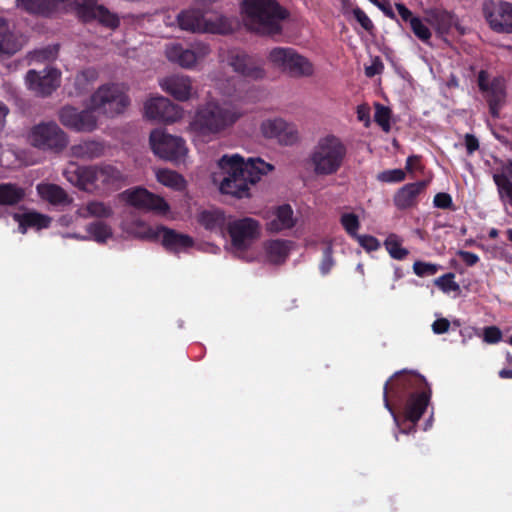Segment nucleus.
Wrapping results in <instances>:
<instances>
[{"instance_id": "10", "label": "nucleus", "mask_w": 512, "mask_h": 512, "mask_svg": "<svg viewBox=\"0 0 512 512\" xmlns=\"http://www.w3.org/2000/svg\"><path fill=\"white\" fill-rule=\"evenodd\" d=\"M268 60L292 77H308L314 73V66L309 59L290 47L273 48L269 52Z\"/></svg>"}, {"instance_id": "62", "label": "nucleus", "mask_w": 512, "mask_h": 512, "mask_svg": "<svg viewBox=\"0 0 512 512\" xmlns=\"http://www.w3.org/2000/svg\"><path fill=\"white\" fill-rule=\"evenodd\" d=\"M489 237L491 239H494L496 237H498V230L495 229V228H492L490 231H489Z\"/></svg>"}, {"instance_id": "45", "label": "nucleus", "mask_w": 512, "mask_h": 512, "mask_svg": "<svg viewBox=\"0 0 512 512\" xmlns=\"http://www.w3.org/2000/svg\"><path fill=\"white\" fill-rule=\"evenodd\" d=\"M440 266L437 264L427 263L423 261H416L413 264V271L419 277L435 275Z\"/></svg>"}, {"instance_id": "60", "label": "nucleus", "mask_w": 512, "mask_h": 512, "mask_svg": "<svg viewBox=\"0 0 512 512\" xmlns=\"http://www.w3.org/2000/svg\"><path fill=\"white\" fill-rule=\"evenodd\" d=\"M495 175H506L512 182V161H509L504 167L502 173H496Z\"/></svg>"}, {"instance_id": "16", "label": "nucleus", "mask_w": 512, "mask_h": 512, "mask_svg": "<svg viewBox=\"0 0 512 512\" xmlns=\"http://www.w3.org/2000/svg\"><path fill=\"white\" fill-rule=\"evenodd\" d=\"M162 236L163 247L171 253H179L186 251L194 245V240L191 236L176 232L175 230L163 225L155 228L149 227L146 231V237L152 240L158 239Z\"/></svg>"}, {"instance_id": "5", "label": "nucleus", "mask_w": 512, "mask_h": 512, "mask_svg": "<svg viewBox=\"0 0 512 512\" xmlns=\"http://www.w3.org/2000/svg\"><path fill=\"white\" fill-rule=\"evenodd\" d=\"M347 154L344 143L335 135H326L318 140L310 154V163L318 176L336 174Z\"/></svg>"}, {"instance_id": "39", "label": "nucleus", "mask_w": 512, "mask_h": 512, "mask_svg": "<svg viewBox=\"0 0 512 512\" xmlns=\"http://www.w3.org/2000/svg\"><path fill=\"white\" fill-rule=\"evenodd\" d=\"M493 180L497 186L499 197L502 201H508L512 206V182L506 175H493Z\"/></svg>"}, {"instance_id": "9", "label": "nucleus", "mask_w": 512, "mask_h": 512, "mask_svg": "<svg viewBox=\"0 0 512 512\" xmlns=\"http://www.w3.org/2000/svg\"><path fill=\"white\" fill-rule=\"evenodd\" d=\"M31 145L44 152L61 153L68 145V135L54 121L34 125L29 133Z\"/></svg>"}, {"instance_id": "52", "label": "nucleus", "mask_w": 512, "mask_h": 512, "mask_svg": "<svg viewBox=\"0 0 512 512\" xmlns=\"http://www.w3.org/2000/svg\"><path fill=\"white\" fill-rule=\"evenodd\" d=\"M405 170L409 173H413L416 170H422L421 156L411 155L406 159Z\"/></svg>"}, {"instance_id": "7", "label": "nucleus", "mask_w": 512, "mask_h": 512, "mask_svg": "<svg viewBox=\"0 0 512 512\" xmlns=\"http://www.w3.org/2000/svg\"><path fill=\"white\" fill-rule=\"evenodd\" d=\"M69 181L85 191L118 190L123 184L124 176L120 170L109 164L83 166L75 170Z\"/></svg>"}, {"instance_id": "64", "label": "nucleus", "mask_w": 512, "mask_h": 512, "mask_svg": "<svg viewBox=\"0 0 512 512\" xmlns=\"http://www.w3.org/2000/svg\"><path fill=\"white\" fill-rule=\"evenodd\" d=\"M506 234H507V238L510 242H512V228L508 229L506 231Z\"/></svg>"}, {"instance_id": "18", "label": "nucleus", "mask_w": 512, "mask_h": 512, "mask_svg": "<svg viewBox=\"0 0 512 512\" xmlns=\"http://www.w3.org/2000/svg\"><path fill=\"white\" fill-rule=\"evenodd\" d=\"M59 120L65 127L77 132H92L97 127V118L91 110L64 106L59 111Z\"/></svg>"}, {"instance_id": "22", "label": "nucleus", "mask_w": 512, "mask_h": 512, "mask_svg": "<svg viewBox=\"0 0 512 512\" xmlns=\"http://www.w3.org/2000/svg\"><path fill=\"white\" fill-rule=\"evenodd\" d=\"M428 181L420 180L402 186L393 196V203L398 210H407L418 205V197L424 193Z\"/></svg>"}, {"instance_id": "27", "label": "nucleus", "mask_w": 512, "mask_h": 512, "mask_svg": "<svg viewBox=\"0 0 512 512\" xmlns=\"http://www.w3.org/2000/svg\"><path fill=\"white\" fill-rule=\"evenodd\" d=\"M425 21L441 36L448 34L454 26L458 29L456 16L440 8L426 11Z\"/></svg>"}, {"instance_id": "30", "label": "nucleus", "mask_w": 512, "mask_h": 512, "mask_svg": "<svg viewBox=\"0 0 512 512\" xmlns=\"http://www.w3.org/2000/svg\"><path fill=\"white\" fill-rule=\"evenodd\" d=\"M292 245V241L285 239H274L267 241L264 245V249L268 261L272 264L284 263L289 256Z\"/></svg>"}, {"instance_id": "24", "label": "nucleus", "mask_w": 512, "mask_h": 512, "mask_svg": "<svg viewBox=\"0 0 512 512\" xmlns=\"http://www.w3.org/2000/svg\"><path fill=\"white\" fill-rule=\"evenodd\" d=\"M24 39L10 30L8 22L0 17V61L9 59L24 46Z\"/></svg>"}, {"instance_id": "47", "label": "nucleus", "mask_w": 512, "mask_h": 512, "mask_svg": "<svg viewBox=\"0 0 512 512\" xmlns=\"http://www.w3.org/2000/svg\"><path fill=\"white\" fill-rule=\"evenodd\" d=\"M333 248L331 245H327L323 250L322 260L320 263V271L323 275H327L334 265L333 260Z\"/></svg>"}, {"instance_id": "43", "label": "nucleus", "mask_w": 512, "mask_h": 512, "mask_svg": "<svg viewBox=\"0 0 512 512\" xmlns=\"http://www.w3.org/2000/svg\"><path fill=\"white\" fill-rule=\"evenodd\" d=\"M454 279L455 274L449 272L435 279L434 284L445 293L457 292L460 290V286Z\"/></svg>"}, {"instance_id": "20", "label": "nucleus", "mask_w": 512, "mask_h": 512, "mask_svg": "<svg viewBox=\"0 0 512 512\" xmlns=\"http://www.w3.org/2000/svg\"><path fill=\"white\" fill-rule=\"evenodd\" d=\"M210 52L206 44L199 45L196 50L183 47L179 43H173L166 47V57L169 61L183 68H192L196 62L204 58Z\"/></svg>"}, {"instance_id": "61", "label": "nucleus", "mask_w": 512, "mask_h": 512, "mask_svg": "<svg viewBox=\"0 0 512 512\" xmlns=\"http://www.w3.org/2000/svg\"><path fill=\"white\" fill-rule=\"evenodd\" d=\"M499 377L502 379H512V370L511 369H502L499 371Z\"/></svg>"}, {"instance_id": "33", "label": "nucleus", "mask_w": 512, "mask_h": 512, "mask_svg": "<svg viewBox=\"0 0 512 512\" xmlns=\"http://www.w3.org/2000/svg\"><path fill=\"white\" fill-rule=\"evenodd\" d=\"M24 198V188L11 182L0 183V206H15Z\"/></svg>"}, {"instance_id": "2", "label": "nucleus", "mask_w": 512, "mask_h": 512, "mask_svg": "<svg viewBox=\"0 0 512 512\" xmlns=\"http://www.w3.org/2000/svg\"><path fill=\"white\" fill-rule=\"evenodd\" d=\"M222 178L215 174L213 181L219 182V190L236 198L250 195V185L257 183L260 176L273 170V166L260 158H249L246 162L238 154L224 155L218 161Z\"/></svg>"}, {"instance_id": "13", "label": "nucleus", "mask_w": 512, "mask_h": 512, "mask_svg": "<svg viewBox=\"0 0 512 512\" xmlns=\"http://www.w3.org/2000/svg\"><path fill=\"white\" fill-rule=\"evenodd\" d=\"M226 229L237 250L247 249L260 236V223L251 217L229 221Z\"/></svg>"}, {"instance_id": "31", "label": "nucleus", "mask_w": 512, "mask_h": 512, "mask_svg": "<svg viewBox=\"0 0 512 512\" xmlns=\"http://www.w3.org/2000/svg\"><path fill=\"white\" fill-rule=\"evenodd\" d=\"M14 220L19 224V230L21 233H26L28 228H34L41 230L48 228L51 223V218L47 215L31 211L23 214L15 213L13 216Z\"/></svg>"}, {"instance_id": "56", "label": "nucleus", "mask_w": 512, "mask_h": 512, "mask_svg": "<svg viewBox=\"0 0 512 512\" xmlns=\"http://www.w3.org/2000/svg\"><path fill=\"white\" fill-rule=\"evenodd\" d=\"M383 69V64L380 61L373 62L372 65L367 66L365 68V74L367 77H373L379 73H381Z\"/></svg>"}, {"instance_id": "4", "label": "nucleus", "mask_w": 512, "mask_h": 512, "mask_svg": "<svg viewBox=\"0 0 512 512\" xmlns=\"http://www.w3.org/2000/svg\"><path fill=\"white\" fill-rule=\"evenodd\" d=\"M240 117L235 107L211 100L196 109L190 129L198 136H212L233 126Z\"/></svg>"}, {"instance_id": "49", "label": "nucleus", "mask_w": 512, "mask_h": 512, "mask_svg": "<svg viewBox=\"0 0 512 512\" xmlns=\"http://www.w3.org/2000/svg\"><path fill=\"white\" fill-rule=\"evenodd\" d=\"M353 15L363 29H365L368 32L374 29L373 22L361 8L355 7L353 9Z\"/></svg>"}, {"instance_id": "12", "label": "nucleus", "mask_w": 512, "mask_h": 512, "mask_svg": "<svg viewBox=\"0 0 512 512\" xmlns=\"http://www.w3.org/2000/svg\"><path fill=\"white\" fill-rule=\"evenodd\" d=\"M120 197L130 206L160 216H165L170 211V206L163 197L143 187L127 189L120 194Z\"/></svg>"}, {"instance_id": "34", "label": "nucleus", "mask_w": 512, "mask_h": 512, "mask_svg": "<svg viewBox=\"0 0 512 512\" xmlns=\"http://www.w3.org/2000/svg\"><path fill=\"white\" fill-rule=\"evenodd\" d=\"M198 221L206 230L222 233L226 218L221 210H205L200 213Z\"/></svg>"}, {"instance_id": "50", "label": "nucleus", "mask_w": 512, "mask_h": 512, "mask_svg": "<svg viewBox=\"0 0 512 512\" xmlns=\"http://www.w3.org/2000/svg\"><path fill=\"white\" fill-rule=\"evenodd\" d=\"M502 338L501 330L496 326H489L484 328L483 339L489 344L498 343Z\"/></svg>"}, {"instance_id": "17", "label": "nucleus", "mask_w": 512, "mask_h": 512, "mask_svg": "<svg viewBox=\"0 0 512 512\" xmlns=\"http://www.w3.org/2000/svg\"><path fill=\"white\" fill-rule=\"evenodd\" d=\"M144 112L148 119L163 123H174L182 117L183 110L168 98L157 96L146 101Z\"/></svg>"}, {"instance_id": "51", "label": "nucleus", "mask_w": 512, "mask_h": 512, "mask_svg": "<svg viewBox=\"0 0 512 512\" xmlns=\"http://www.w3.org/2000/svg\"><path fill=\"white\" fill-rule=\"evenodd\" d=\"M457 255L468 267H472L479 262V256L470 251L459 250Z\"/></svg>"}, {"instance_id": "25", "label": "nucleus", "mask_w": 512, "mask_h": 512, "mask_svg": "<svg viewBox=\"0 0 512 512\" xmlns=\"http://www.w3.org/2000/svg\"><path fill=\"white\" fill-rule=\"evenodd\" d=\"M395 8L400 20L409 26L415 37L423 43L428 44L432 33L424 21L420 17L415 16L403 3H396Z\"/></svg>"}, {"instance_id": "36", "label": "nucleus", "mask_w": 512, "mask_h": 512, "mask_svg": "<svg viewBox=\"0 0 512 512\" xmlns=\"http://www.w3.org/2000/svg\"><path fill=\"white\" fill-rule=\"evenodd\" d=\"M157 180L166 187L176 191H182L186 188L184 177L172 170L162 169L157 172Z\"/></svg>"}, {"instance_id": "40", "label": "nucleus", "mask_w": 512, "mask_h": 512, "mask_svg": "<svg viewBox=\"0 0 512 512\" xmlns=\"http://www.w3.org/2000/svg\"><path fill=\"white\" fill-rule=\"evenodd\" d=\"M375 109L374 121L382 128L383 131L389 132L391 129V110L379 103L376 104Z\"/></svg>"}, {"instance_id": "1", "label": "nucleus", "mask_w": 512, "mask_h": 512, "mask_svg": "<svg viewBox=\"0 0 512 512\" xmlns=\"http://www.w3.org/2000/svg\"><path fill=\"white\" fill-rule=\"evenodd\" d=\"M431 388L425 377L414 370L395 372L384 384L383 402L400 431L410 434L426 411Z\"/></svg>"}, {"instance_id": "23", "label": "nucleus", "mask_w": 512, "mask_h": 512, "mask_svg": "<svg viewBox=\"0 0 512 512\" xmlns=\"http://www.w3.org/2000/svg\"><path fill=\"white\" fill-rule=\"evenodd\" d=\"M163 91L174 99L184 102L191 98L193 92L192 80L186 75H171L160 81Z\"/></svg>"}, {"instance_id": "21", "label": "nucleus", "mask_w": 512, "mask_h": 512, "mask_svg": "<svg viewBox=\"0 0 512 512\" xmlns=\"http://www.w3.org/2000/svg\"><path fill=\"white\" fill-rule=\"evenodd\" d=\"M228 63L236 73L246 78L258 80L265 76V70L262 65L244 51L231 52Z\"/></svg>"}, {"instance_id": "54", "label": "nucleus", "mask_w": 512, "mask_h": 512, "mask_svg": "<svg viewBox=\"0 0 512 512\" xmlns=\"http://www.w3.org/2000/svg\"><path fill=\"white\" fill-rule=\"evenodd\" d=\"M450 328V322L446 318H439L432 324V330L435 334H444Z\"/></svg>"}, {"instance_id": "29", "label": "nucleus", "mask_w": 512, "mask_h": 512, "mask_svg": "<svg viewBox=\"0 0 512 512\" xmlns=\"http://www.w3.org/2000/svg\"><path fill=\"white\" fill-rule=\"evenodd\" d=\"M37 192L41 199L49 202L52 205L66 206L71 204L72 198L66 191L57 184L41 183L37 185Z\"/></svg>"}, {"instance_id": "35", "label": "nucleus", "mask_w": 512, "mask_h": 512, "mask_svg": "<svg viewBox=\"0 0 512 512\" xmlns=\"http://www.w3.org/2000/svg\"><path fill=\"white\" fill-rule=\"evenodd\" d=\"M98 76L99 74L97 69L93 67H88L79 71L74 78L76 93L81 95L89 92L97 81Z\"/></svg>"}, {"instance_id": "48", "label": "nucleus", "mask_w": 512, "mask_h": 512, "mask_svg": "<svg viewBox=\"0 0 512 512\" xmlns=\"http://www.w3.org/2000/svg\"><path fill=\"white\" fill-rule=\"evenodd\" d=\"M433 204L435 207L440 209L455 210L451 195L445 192L437 193L434 196Z\"/></svg>"}, {"instance_id": "11", "label": "nucleus", "mask_w": 512, "mask_h": 512, "mask_svg": "<svg viewBox=\"0 0 512 512\" xmlns=\"http://www.w3.org/2000/svg\"><path fill=\"white\" fill-rule=\"evenodd\" d=\"M149 143L155 155L173 163L183 161L188 152L183 138L167 134L160 129L150 133Z\"/></svg>"}, {"instance_id": "28", "label": "nucleus", "mask_w": 512, "mask_h": 512, "mask_svg": "<svg viewBox=\"0 0 512 512\" xmlns=\"http://www.w3.org/2000/svg\"><path fill=\"white\" fill-rule=\"evenodd\" d=\"M483 92L487 93V102L489 105V112L492 117H499V111L502 107L506 93H505V81L502 77H495L489 84L488 89Z\"/></svg>"}, {"instance_id": "6", "label": "nucleus", "mask_w": 512, "mask_h": 512, "mask_svg": "<svg viewBox=\"0 0 512 512\" xmlns=\"http://www.w3.org/2000/svg\"><path fill=\"white\" fill-rule=\"evenodd\" d=\"M177 26L191 33H212L226 35L234 30L233 21L224 15L215 16V18H206L204 11L198 8H189L180 11L173 22H167V25Z\"/></svg>"}, {"instance_id": "53", "label": "nucleus", "mask_w": 512, "mask_h": 512, "mask_svg": "<svg viewBox=\"0 0 512 512\" xmlns=\"http://www.w3.org/2000/svg\"><path fill=\"white\" fill-rule=\"evenodd\" d=\"M464 142L468 155H472L475 151L479 149V141L473 134L467 133L464 136Z\"/></svg>"}, {"instance_id": "14", "label": "nucleus", "mask_w": 512, "mask_h": 512, "mask_svg": "<svg viewBox=\"0 0 512 512\" xmlns=\"http://www.w3.org/2000/svg\"><path fill=\"white\" fill-rule=\"evenodd\" d=\"M483 16L489 27L498 33H512V3L486 0L482 5Z\"/></svg>"}, {"instance_id": "44", "label": "nucleus", "mask_w": 512, "mask_h": 512, "mask_svg": "<svg viewBox=\"0 0 512 512\" xmlns=\"http://www.w3.org/2000/svg\"><path fill=\"white\" fill-rule=\"evenodd\" d=\"M406 173L402 169L385 170L378 174L377 179L386 183H398L404 181Z\"/></svg>"}, {"instance_id": "37", "label": "nucleus", "mask_w": 512, "mask_h": 512, "mask_svg": "<svg viewBox=\"0 0 512 512\" xmlns=\"http://www.w3.org/2000/svg\"><path fill=\"white\" fill-rule=\"evenodd\" d=\"M384 246L390 257L395 260H404L409 255V251L402 247L401 240L396 234L388 235L384 241Z\"/></svg>"}, {"instance_id": "38", "label": "nucleus", "mask_w": 512, "mask_h": 512, "mask_svg": "<svg viewBox=\"0 0 512 512\" xmlns=\"http://www.w3.org/2000/svg\"><path fill=\"white\" fill-rule=\"evenodd\" d=\"M87 231L98 243H105L113 235L111 227L101 221H96L89 224Z\"/></svg>"}, {"instance_id": "19", "label": "nucleus", "mask_w": 512, "mask_h": 512, "mask_svg": "<svg viewBox=\"0 0 512 512\" xmlns=\"http://www.w3.org/2000/svg\"><path fill=\"white\" fill-rule=\"evenodd\" d=\"M261 132L265 138L277 139L283 145H292L298 141V131L295 126L282 118L263 121Z\"/></svg>"}, {"instance_id": "26", "label": "nucleus", "mask_w": 512, "mask_h": 512, "mask_svg": "<svg viewBox=\"0 0 512 512\" xmlns=\"http://www.w3.org/2000/svg\"><path fill=\"white\" fill-rule=\"evenodd\" d=\"M297 223L294 212L289 204H282L272 210V219L266 224V229L271 233H279L292 229Z\"/></svg>"}, {"instance_id": "15", "label": "nucleus", "mask_w": 512, "mask_h": 512, "mask_svg": "<svg viewBox=\"0 0 512 512\" xmlns=\"http://www.w3.org/2000/svg\"><path fill=\"white\" fill-rule=\"evenodd\" d=\"M61 73L55 68L29 70L25 76L27 88L35 95L48 97L60 86Z\"/></svg>"}, {"instance_id": "3", "label": "nucleus", "mask_w": 512, "mask_h": 512, "mask_svg": "<svg viewBox=\"0 0 512 512\" xmlns=\"http://www.w3.org/2000/svg\"><path fill=\"white\" fill-rule=\"evenodd\" d=\"M241 8L247 29L261 36L280 34L282 22L289 17L277 0H244Z\"/></svg>"}, {"instance_id": "32", "label": "nucleus", "mask_w": 512, "mask_h": 512, "mask_svg": "<svg viewBox=\"0 0 512 512\" xmlns=\"http://www.w3.org/2000/svg\"><path fill=\"white\" fill-rule=\"evenodd\" d=\"M105 146L102 142L88 140L83 141L72 147V153L75 157L93 160L104 155Z\"/></svg>"}, {"instance_id": "41", "label": "nucleus", "mask_w": 512, "mask_h": 512, "mask_svg": "<svg viewBox=\"0 0 512 512\" xmlns=\"http://www.w3.org/2000/svg\"><path fill=\"white\" fill-rule=\"evenodd\" d=\"M340 223L343 226L346 233L354 238L357 236V231L360 227V221L356 214L354 213H344L340 218Z\"/></svg>"}, {"instance_id": "63", "label": "nucleus", "mask_w": 512, "mask_h": 512, "mask_svg": "<svg viewBox=\"0 0 512 512\" xmlns=\"http://www.w3.org/2000/svg\"><path fill=\"white\" fill-rule=\"evenodd\" d=\"M217 0H197L199 5H208L216 2Z\"/></svg>"}, {"instance_id": "59", "label": "nucleus", "mask_w": 512, "mask_h": 512, "mask_svg": "<svg viewBox=\"0 0 512 512\" xmlns=\"http://www.w3.org/2000/svg\"><path fill=\"white\" fill-rule=\"evenodd\" d=\"M9 113V108L0 101V132L3 131L6 124V117Z\"/></svg>"}, {"instance_id": "55", "label": "nucleus", "mask_w": 512, "mask_h": 512, "mask_svg": "<svg viewBox=\"0 0 512 512\" xmlns=\"http://www.w3.org/2000/svg\"><path fill=\"white\" fill-rule=\"evenodd\" d=\"M357 118L364 122L365 126H368L370 124V108L365 104L359 105L357 107Z\"/></svg>"}, {"instance_id": "58", "label": "nucleus", "mask_w": 512, "mask_h": 512, "mask_svg": "<svg viewBox=\"0 0 512 512\" xmlns=\"http://www.w3.org/2000/svg\"><path fill=\"white\" fill-rule=\"evenodd\" d=\"M490 82H488V74L486 71L481 70L478 74V86L481 91L488 89Z\"/></svg>"}, {"instance_id": "42", "label": "nucleus", "mask_w": 512, "mask_h": 512, "mask_svg": "<svg viewBox=\"0 0 512 512\" xmlns=\"http://www.w3.org/2000/svg\"><path fill=\"white\" fill-rule=\"evenodd\" d=\"M86 210L89 215L98 217V218H108L112 216L113 210L112 208L100 201H90L86 206Z\"/></svg>"}, {"instance_id": "46", "label": "nucleus", "mask_w": 512, "mask_h": 512, "mask_svg": "<svg viewBox=\"0 0 512 512\" xmlns=\"http://www.w3.org/2000/svg\"><path fill=\"white\" fill-rule=\"evenodd\" d=\"M353 239H355L367 252L376 251L380 248L379 240L372 235L357 234Z\"/></svg>"}, {"instance_id": "57", "label": "nucleus", "mask_w": 512, "mask_h": 512, "mask_svg": "<svg viewBox=\"0 0 512 512\" xmlns=\"http://www.w3.org/2000/svg\"><path fill=\"white\" fill-rule=\"evenodd\" d=\"M376 6L382 10V12L385 14V16L389 17L392 20H395L396 22H398L400 24V20L398 19L394 10L392 9V7L389 4L384 5L379 2V5H376Z\"/></svg>"}, {"instance_id": "8", "label": "nucleus", "mask_w": 512, "mask_h": 512, "mask_svg": "<svg viewBox=\"0 0 512 512\" xmlns=\"http://www.w3.org/2000/svg\"><path fill=\"white\" fill-rule=\"evenodd\" d=\"M92 109L113 118L125 111L130 104L128 95L118 84L99 87L91 96Z\"/></svg>"}]
</instances>
